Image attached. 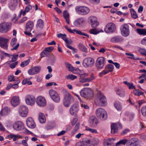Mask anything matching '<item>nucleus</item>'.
<instances>
[{
    "label": "nucleus",
    "mask_w": 146,
    "mask_h": 146,
    "mask_svg": "<svg viewBox=\"0 0 146 146\" xmlns=\"http://www.w3.org/2000/svg\"><path fill=\"white\" fill-rule=\"evenodd\" d=\"M116 93L118 95L121 97H123L125 96V91L123 89H117L116 91Z\"/></svg>",
    "instance_id": "4c0bfd02"
},
{
    "label": "nucleus",
    "mask_w": 146,
    "mask_h": 146,
    "mask_svg": "<svg viewBox=\"0 0 146 146\" xmlns=\"http://www.w3.org/2000/svg\"><path fill=\"white\" fill-rule=\"evenodd\" d=\"M10 109L8 107H5L2 109L0 113V116L1 115H7L10 112Z\"/></svg>",
    "instance_id": "7c9ffc66"
},
{
    "label": "nucleus",
    "mask_w": 146,
    "mask_h": 146,
    "mask_svg": "<svg viewBox=\"0 0 146 146\" xmlns=\"http://www.w3.org/2000/svg\"><path fill=\"white\" fill-rule=\"evenodd\" d=\"M83 146H91V144L90 143V140L87 139L86 140L83 141Z\"/></svg>",
    "instance_id": "de8ad7c7"
},
{
    "label": "nucleus",
    "mask_w": 146,
    "mask_h": 146,
    "mask_svg": "<svg viewBox=\"0 0 146 146\" xmlns=\"http://www.w3.org/2000/svg\"><path fill=\"white\" fill-rule=\"evenodd\" d=\"M96 104L99 106H104L107 105V99L101 92H99L97 95V97L95 100Z\"/></svg>",
    "instance_id": "f257e3e1"
},
{
    "label": "nucleus",
    "mask_w": 146,
    "mask_h": 146,
    "mask_svg": "<svg viewBox=\"0 0 146 146\" xmlns=\"http://www.w3.org/2000/svg\"><path fill=\"white\" fill-rule=\"evenodd\" d=\"M38 119L39 121L41 123H44L46 122V119L44 114L42 113L39 114Z\"/></svg>",
    "instance_id": "f704fd0d"
},
{
    "label": "nucleus",
    "mask_w": 146,
    "mask_h": 146,
    "mask_svg": "<svg viewBox=\"0 0 146 146\" xmlns=\"http://www.w3.org/2000/svg\"><path fill=\"white\" fill-rule=\"evenodd\" d=\"M96 113L97 117L101 120H105L107 117L106 112L103 108H98L96 111Z\"/></svg>",
    "instance_id": "20e7f679"
},
{
    "label": "nucleus",
    "mask_w": 146,
    "mask_h": 146,
    "mask_svg": "<svg viewBox=\"0 0 146 146\" xmlns=\"http://www.w3.org/2000/svg\"><path fill=\"white\" fill-rule=\"evenodd\" d=\"M33 27V23L31 21H29L26 24V29L27 31L30 32Z\"/></svg>",
    "instance_id": "2f4dec72"
},
{
    "label": "nucleus",
    "mask_w": 146,
    "mask_h": 146,
    "mask_svg": "<svg viewBox=\"0 0 146 146\" xmlns=\"http://www.w3.org/2000/svg\"><path fill=\"white\" fill-rule=\"evenodd\" d=\"M104 146H115V145L110 141H108L104 143Z\"/></svg>",
    "instance_id": "13d9d810"
},
{
    "label": "nucleus",
    "mask_w": 146,
    "mask_h": 146,
    "mask_svg": "<svg viewBox=\"0 0 146 146\" xmlns=\"http://www.w3.org/2000/svg\"><path fill=\"white\" fill-rule=\"evenodd\" d=\"M128 140L126 139L121 140L116 143V146H120V145H125L126 143H127Z\"/></svg>",
    "instance_id": "ea45409f"
},
{
    "label": "nucleus",
    "mask_w": 146,
    "mask_h": 146,
    "mask_svg": "<svg viewBox=\"0 0 146 146\" xmlns=\"http://www.w3.org/2000/svg\"><path fill=\"white\" fill-rule=\"evenodd\" d=\"M90 34L94 35H96L99 32L96 29H91L89 31Z\"/></svg>",
    "instance_id": "4d7b16f0"
},
{
    "label": "nucleus",
    "mask_w": 146,
    "mask_h": 146,
    "mask_svg": "<svg viewBox=\"0 0 146 146\" xmlns=\"http://www.w3.org/2000/svg\"><path fill=\"white\" fill-rule=\"evenodd\" d=\"M125 54L127 56H129L128 57V58H129L135 60H140V58L139 57H134V55L133 54H130L126 52L125 53Z\"/></svg>",
    "instance_id": "79ce46f5"
},
{
    "label": "nucleus",
    "mask_w": 146,
    "mask_h": 146,
    "mask_svg": "<svg viewBox=\"0 0 146 146\" xmlns=\"http://www.w3.org/2000/svg\"><path fill=\"white\" fill-rule=\"evenodd\" d=\"M18 54H17L16 55H14L13 54L12 55L13 56V57L11 58V61L12 62H13L15 61L17 59V58L18 56Z\"/></svg>",
    "instance_id": "e2e57ef3"
},
{
    "label": "nucleus",
    "mask_w": 146,
    "mask_h": 146,
    "mask_svg": "<svg viewBox=\"0 0 146 146\" xmlns=\"http://www.w3.org/2000/svg\"><path fill=\"white\" fill-rule=\"evenodd\" d=\"M8 80L10 82H13L15 81L14 77L13 75H10L8 77Z\"/></svg>",
    "instance_id": "69168bd1"
},
{
    "label": "nucleus",
    "mask_w": 146,
    "mask_h": 146,
    "mask_svg": "<svg viewBox=\"0 0 146 146\" xmlns=\"http://www.w3.org/2000/svg\"><path fill=\"white\" fill-rule=\"evenodd\" d=\"M30 80V79L29 78L25 79H24L22 81V84L24 85H25L27 84L28 85H31L32 84V83Z\"/></svg>",
    "instance_id": "8fccbe9b"
},
{
    "label": "nucleus",
    "mask_w": 146,
    "mask_h": 146,
    "mask_svg": "<svg viewBox=\"0 0 146 146\" xmlns=\"http://www.w3.org/2000/svg\"><path fill=\"white\" fill-rule=\"evenodd\" d=\"M41 69L40 66H35L29 69L28 71V73L30 75H35L39 73Z\"/></svg>",
    "instance_id": "a211bd4d"
},
{
    "label": "nucleus",
    "mask_w": 146,
    "mask_h": 146,
    "mask_svg": "<svg viewBox=\"0 0 146 146\" xmlns=\"http://www.w3.org/2000/svg\"><path fill=\"white\" fill-rule=\"evenodd\" d=\"M99 143V141L97 138H94L90 140V143L91 144V145H97Z\"/></svg>",
    "instance_id": "a18cd8bd"
},
{
    "label": "nucleus",
    "mask_w": 146,
    "mask_h": 146,
    "mask_svg": "<svg viewBox=\"0 0 146 146\" xmlns=\"http://www.w3.org/2000/svg\"><path fill=\"white\" fill-rule=\"evenodd\" d=\"M130 11L131 17L134 19H136L138 17L137 14L136 13L135 11L133 9H130Z\"/></svg>",
    "instance_id": "a19ab883"
},
{
    "label": "nucleus",
    "mask_w": 146,
    "mask_h": 146,
    "mask_svg": "<svg viewBox=\"0 0 146 146\" xmlns=\"http://www.w3.org/2000/svg\"><path fill=\"white\" fill-rule=\"evenodd\" d=\"M28 110L25 106H21L19 108V113L22 117H25L27 115Z\"/></svg>",
    "instance_id": "f3484780"
},
{
    "label": "nucleus",
    "mask_w": 146,
    "mask_h": 146,
    "mask_svg": "<svg viewBox=\"0 0 146 146\" xmlns=\"http://www.w3.org/2000/svg\"><path fill=\"white\" fill-rule=\"evenodd\" d=\"M30 60L28 59L21 62L20 66L22 67H23L27 66L30 63Z\"/></svg>",
    "instance_id": "864d4df0"
},
{
    "label": "nucleus",
    "mask_w": 146,
    "mask_h": 146,
    "mask_svg": "<svg viewBox=\"0 0 146 146\" xmlns=\"http://www.w3.org/2000/svg\"><path fill=\"white\" fill-rule=\"evenodd\" d=\"M115 108L119 111H121L122 110V106L120 102L118 101H115L114 104Z\"/></svg>",
    "instance_id": "58836bf2"
},
{
    "label": "nucleus",
    "mask_w": 146,
    "mask_h": 146,
    "mask_svg": "<svg viewBox=\"0 0 146 146\" xmlns=\"http://www.w3.org/2000/svg\"><path fill=\"white\" fill-rule=\"evenodd\" d=\"M17 39L15 38H13L11 42V46L13 47L11 49V50H17L19 46V43H17L16 46H15L17 42Z\"/></svg>",
    "instance_id": "393cba45"
},
{
    "label": "nucleus",
    "mask_w": 146,
    "mask_h": 146,
    "mask_svg": "<svg viewBox=\"0 0 146 146\" xmlns=\"http://www.w3.org/2000/svg\"><path fill=\"white\" fill-rule=\"evenodd\" d=\"M9 39L3 37H0V46L5 50H7L8 45L7 43L9 42Z\"/></svg>",
    "instance_id": "2eb2a0df"
},
{
    "label": "nucleus",
    "mask_w": 146,
    "mask_h": 146,
    "mask_svg": "<svg viewBox=\"0 0 146 146\" xmlns=\"http://www.w3.org/2000/svg\"><path fill=\"white\" fill-rule=\"evenodd\" d=\"M50 55V53L47 52L45 49L41 53L40 56L41 58L45 56H49Z\"/></svg>",
    "instance_id": "c03bdc74"
},
{
    "label": "nucleus",
    "mask_w": 146,
    "mask_h": 146,
    "mask_svg": "<svg viewBox=\"0 0 146 146\" xmlns=\"http://www.w3.org/2000/svg\"><path fill=\"white\" fill-rule=\"evenodd\" d=\"M86 130L87 131H88L92 133H98V132L96 129L90 128L87 126L86 127Z\"/></svg>",
    "instance_id": "6e6d98bb"
},
{
    "label": "nucleus",
    "mask_w": 146,
    "mask_h": 146,
    "mask_svg": "<svg viewBox=\"0 0 146 146\" xmlns=\"http://www.w3.org/2000/svg\"><path fill=\"white\" fill-rule=\"evenodd\" d=\"M37 104L40 106H44L46 104V102L45 98L41 96L37 97L36 100Z\"/></svg>",
    "instance_id": "aec40b11"
},
{
    "label": "nucleus",
    "mask_w": 146,
    "mask_h": 146,
    "mask_svg": "<svg viewBox=\"0 0 146 146\" xmlns=\"http://www.w3.org/2000/svg\"><path fill=\"white\" fill-rule=\"evenodd\" d=\"M139 51L141 54L146 56V50L145 49L141 48L139 50Z\"/></svg>",
    "instance_id": "052dcab7"
},
{
    "label": "nucleus",
    "mask_w": 146,
    "mask_h": 146,
    "mask_svg": "<svg viewBox=\"0 0 146 146\" xmlns=\"http://www.w3.org/2000/svg\"><path fill=\"white\" fill-rule=\"evenodd\" d=\"M114 66L111 64H108L105 67V70L100 73V75H105L109 72H112L113 70Z\"/></svg>",
    "instance_id": "412c9836"
},
{
    "label": "nucleus",
    "mask_w": 146,
    "mask_h": 146,
    "mask_svg": "<svg viewBox=\"0 0 146 146\" xmlns=\"http://www.w3.org/2000/svg\"><path fill=\"white\" fill-rule=\"evenodd\" d=\"M74 99L68 92H66L64 94V98L63 100L64 106L66 107H69L70 104L73 103Z\"/></svg>",
    "instance_id": "f03ea898"
},
{
    "label": "nucleus",
    "mask_w": 146,
    "mask_h": 146,
    "mask_svg": "<svg viewBox=\"0 0 146 146\" xmlns=\"http://www.w3.org/2000/svg\"><path fill=\"white\" fill-rule=\"evenodd\" d=\"M65 64L66 67L68 68L69 70L71 71H73L74 68L71 64H69L67 62H65Z\"/></svg>",
    "instance_id": "49530a36"
},
{
    "label": "nucleus",
    "mask_w": 146,
    "mask_h": 146,
    "mask_svg": "<svg viewBox=\"0 0 146 146\" xmlns=\"http://www.w3.org/2000/svg\"><path fill=\"white\" fill-rule=\"evenodd\" d=\"M66 36V35L65 34L60 33L57 35L58 37L62 38L65 41L66 44H71L72 42L71 40L70 39V40H68Z\"/></svg>",
    "instance_id": "c85d7f7f"
},
{
    "label": "nucleus",
    "mask_w": 146,
    "mask_h": 146,
    "mask_svg": "<svg viewBox=\"0 0 146 146\" xmlns=\"http://www.w3.org/2000/svg\"><path fill=\"white\" fill-rule=\"evenodd\" d=\"M11 24L10 23L3 22L0 25V32L3 33L7 32L11 28Z\"/></svg>",
    "instance_id": "6e6552de"
},
{
    "label": "nucleus",
    "mask_w": 146,
    "mask_h": 146,
    "mask_svg": "<svg viewBox=\"0 0 146 146\" xmlns=\"http://www.w3.org/2000/svg\"><path fill=\"white\" fill-rule=\"evenodd\" d=\"M67 30L69 32L71 33H74V32H76V33L77 34H78V35L86 36H87L88 38L89 37V36L87 34L82 33L80 31L76 30L75 29H74L73 30H72L69 28L68 29H67Z\"/></svg>",
    "instance_id": "cd10ccee"
},
{
    "label": "nucleus",
    "mask_w": 146,
    "mask_h": 146,
    "mask_svg": "<svg viewBox=\"0 0 146 146\" xmlns=\"http://www.w3.org/2000/svg\"><path fill=\"white\" fill-rule=\"evenodd\" d=\"M63 15L66 23L68 25L70 24L69 16L67 11H64L63 13Z\"/></svg>",
    "instance_id": "72a5a7b5"
},
{
    "label": "nucleus",
    "mask_w": 146,
    "mask_h": 146,
    "mask_svg": "<svg viewBox=\"0 0 146 146\" xmlns=\"http://www.w3.org/2000/svg\"><path fill=\"white\" fill-rule=\"evenodd\" d=\"M89 121L91 126L95 127L97 125L98 121L97 118L94 116H92L90 117Z\"/></svg>",
    "instance_id": "4be33fe9"
},
{
    "label": "nucleus",
    "mask_w": 146,
    "mask_h": 146,
    "mask_svg": "<svg viewBox=\"0 0 146 146\" xmlns=\"http://www.w3.org/2000/svg\"><path fill=\"white\" fill-rule=\"evenodd\" d=\"M105 62V59L103 57L99 58L97 59L96 65L98 69H100L103 68Z\"/></svg>",
    "instance_id": "9d476101"
},
{
    "label": "nucleus",
    "mask_w": 146,
    "mask_h": 146,
    "mask_svg": "<svg viewBox=\"0 0 146 146\" xmlns=\"http://www.w3.org/2000/svg\"><path fill=\"white\" fill-rule=\"evenodd\" d=\"M35 96L31 95H27L26 96L25 98V101L26 104L31 106H33L35 104Z\"/></svg>",
    "instance_id": "1a4fd4ad"
},
{
    "label": "nucleus",
    "mask_w": 146,
    "mask_h": 146,
    "mask_svg": "<svg viewBox=\"0 0 146 146\" xmlns=\"http://www.w3.org/2000/svg\"><path fill=\"white\" fill-rule=\"evenodd\" d=\"M94 62L93 59L91 58H85L83 62V64L85 67H91L93 66Z\"/></svg>",
    "instance_id": "f8f14e48"
},
{
    "label": "nucleus",
    "mask_w": 146,
    "mask_h": 146,
    "mask_svg": "<svg viewBox=\"0 0 146 146\" xmlns=\"http://www.w3.org/2000/svg\"><path fill=\"white\" fill-rule=\"evenodd\" d=\"M141 112L142 114L144 116L146 117V106L142 108Z\"/></svg>",
    "instance_id": "bf43d9fd"
},
{
    "label": "nucleus",
    "mask_w": 146,
    "mask_h": 146,
    "mask_svg": "<svg viewBox=\"0 0 146 146\" xmlns=\"http://www.w3.org/2000/svg\"><path fill=\"white\" fill-rule=\"evenodd\" d=\"M78 110L77 105L74 104L71 107L69 111L71 114L74 115L76 114Z\"/></svg>",
    "instance_id": "a878e982"
},
{
    "label": "nucleus",
    "mask_w": 146,
    "mask_h": 146,
    "mask_svg": "<svg viewBox=\"0 0 146 146\" xmlns=\"http://www.w3.org/2000/svg\"><path fill=\"white\" fill-rule=\"evenodd\" d=\"M133 93L135 95L139 96L140 95H143V93L139 90H133Z\"/></svg>",
    "instance_id": "09e8293b"
},
{
    "label": "nucleus",
    "mask_w": 146,
    "mask_h": 146,
    "mask_svg": "<svg viewBox=\"0 0 146 146\" xmlns=\"http://www.w3.org/2000/svg\"><path fill=\"white\" fill-rule=\"evenodd\" d=\"M80 94L82 97L87 99H91L93 96V91L89 88L83 89L81 90Z\"/></svg>",
    "instance_id": "7ed1b4c3"
},
{
    "label": "nucleus",
    "mask_w": 146,
    "mask_h": 146,
    "mask_svg": "<svg viewBox=\"0 0 146 146\" xmlns=\"http://www.w3.org/2000/svg\"><path fill=\"white\" fill-rule=\"evenodd\" d=\"M89 22H90L92 28H96L99 24V23L97 20V19L94 16H91L88 18Z\"/></svg>",
    "instance_id": "4468645a"
},
{
    "label": "nucleus",
    "mask_w": 146,
    "mask_h": 146,
    "mask_svg": "<svg viewBox=\"0 0 146 146\" xmlns=\"http://www.w3.org/2000/svg\"><path fill=\"white\" fill-rule=\"evenodd\" d=\"M115 29V25L112 23H110L106 25L104 31L106 33H109L113 32Z\"/></svg>",
    "instance_id": "9b49d317"
},
{
    "label": "nucleus",
    "mask_w": 146,
    "mask_h": 146,
    "mask_svg": "<svg viewBox=\"0 0 146 146\" xmlns=\"http://www.w3.org/2000/svg\"><path fill=\"white\" fill-rule=\"evenodd\" d=\"M122 40V38L119 36H116L113 37L111 39V41L114 43L118 42Z\"/></svg>",
    "instance_id": "c9c22d12"
},
{
    "label": "nucleus",
    "mask_w": 146,
    "mask_h": 146,
    "mask_svg": "<svg viewBox=\"0 0 146 146\" xmlns=\"http://www.w3.org/2000/svg\"><path fill=\"white\" fill-rule=\"evenodd\" d=\"M43 21L41 19H39L37 22V26L40 28L42 29L44 25Z\"/></svg>",
    "instance_id": "37998d69"
},
{
    "label": "nucleus",
    "mask_w": 146,
    "mask_h": 146,
    "mask_svg": "<svg viewBox=\"0 0 146 146\" xmlns=\"http://www.w3.org/2000/svg\"><path fill=\"white\" fill-rule=\"evenodd\" d=\"M67 30L69 32L71 33H74V32H76V33L77 34H78V35L86 36H87L88 38L89 37V36L87 34L82 33L80 31L76 30L75 29H74L73 30H72L69 28L68 29H67Z\"/></svg>",
    "instance_id": "bb28decb"
},
{
    "label": "nucleus",
    "mask_w": 146,
    "mask_h": 146,
    "mask_svg": "<svg viewBox=\"0 0 146 146\" xmlns=\"http://www.w3.org/2000/svg\"><path fill=\"white\" fill-rule=\"evenodd\" d=\"M77 78V76L72 74H70L65 76V78L67 79L73 80Z\"/></svg>",
    "instance_id": "5fc2aeb1"
},
{
    "label": "nucleus",
    "mask_w": 146,
    "mask_h": 146,
    "mask_svg": "<svg viewBox=\"0 0 146 146\" xmlns=\"http://www.w3.org/2000/svg\"><path fill=\"white\" fill-rule=\"evenodd\" d=\"M84 20L82 18L76 20L75 22V24L76 26H78L82 24L84 22Z\"/></svg>",
    "instance_id": "3c124183"
},
{
    "label": "nucleus",
    "mask_w": 146,
    "mask_h": 146,
    "mask_svg": "<svg viewBox=\"0 0 146 146\" xmlns=\"http://www.w3.org/2000/svg\"><path fill=\"white\" fill-rule=\"evenodd\" d=\"M26 123L28 127L34 128L36 127V124L33 119L31 117H28L26 121Z\"/></svg>",
    "instance_id": "5701e85b"
},
{
    "label": "nucleus",
    "mask_w": 146,
    "mask_h": 146,
    "mask_svg": "<svg viewBox=\"0 0 146 146\" xmlns=\"http://www.w3.org/2000/svg\"><path fill=\"white\" fill-rule=\"evenodd\" d=\"M121 33L125 37L129 36L130 33L129 26L127 24L122 25L120 28Z\"/></svg>",
    "instance_id": "423d86ee"
},
{
    "label": "nucleus",
    "mask_w": 146,
    "mask_h": 146,
    "mask_svg": "<svg viewBox=\"0 0 146 146\" xmlns=\"http://www.w3.org/2000/svg\"><path fill=\"white\" fill-rule=\"evenodd\" d=\"M139 141L137 139L133 138L128 140L126 146H139Z\"/></svg>",
    "instance_id": "6ab92c4d"
},
{
    "label": "nucleus",
    "mask_w": 146,
    "mask_h": 146,
    "mask_svg": "<svg viewBox=\"0 0 146 146\" xmlns=\"http://www.w3.org/2000/svg\"><path fill=\"white\" fill-rule=\"evenodd\" d=\"M13 127L14 129L16 130H21L24 128V124L21 121H17L13 124Z\"/></svg>",
    "instance_id": "dca6fc26"
},
{
    "label": "nucleus",
    "mask_w": 146,
    "mask_h": 146,
    "mask_svg": "<svg viewBox=\"0 0 146 146\" xmlns=\"http://www.w3.org/2000/svg\"><path fill=\"white\" fill-rule=\"evenodd\" d=\"M54 47L53 46H50L48 47H47L44 48V49L48 52L50 53V52H52L54 49Z\"/></svg>",
    "instance_id": "680f3d73"
},
{
    "label": "nucleus",
    "mask_w": 146,
    "mask_h": 146,
    "mask_svg": "<svg viewBox=\"0 0 146 146\" xmlns=\"http://www.w3.org/2000/svg\"><path fill=\"white\" fill-rule=\"evenodd\" d=\"M78 47L79 49L82 52L86 53H87L88 52V50L87 48L82 43H79L78 45Z\"/></svg>",
    "instance_id": "473e14b6"
},
{
    "label": "nucleus",
    "mask_w": 146,
    "mask_h": 146,
    "mask_svg": "<svg viewBox=\"0 0 146 146\" xmlns=\"http://www.w3.org/2000/svg\"><path fill=\"white\" fill-rule=\"evenodd\" d=\"M20 82L19 80H17L16 81V83L15 84L12 85V87L14 89H17L18 87V84Z\"/></svg>",
    "instance_id": "0e129e2a"
},
{
    "label": "nucleus",
    "mask_w": 146,
    "mask_h": 146,
    "mask_svg": "<svg viewBox=\"0 0 146 146\" xmlns=\"http://www.w3.org/2000/svg\"><path fill=\"white\" fill-rule=\"evenodd\" d=\"M49 95L52 100L54 102H59L60 101V97L58 94L55 90L51 89L49 91Z\"/></svg>",
    "instance_id": "39448f33"
},
{
    "label": "nucleus",
    "mask_w": 146,
    "mask_h": 146,
    "mask_svg": "<svg viewBox=\"0 0 146 146\" xmlns=\"http://www.w3.org/2000/svg\"><path fill=\"white\" fill-rule=\"evenodd\" d=\"M12 105L13 106H16L20 103L19 98L18 96H14L13 97L11 101Z\"/></svg>",
    "instance_id": "b1692460"
},
{
    "label": "nucleus",
    "mask_w": 146,
    "mask_h": 146,
    "mask_svg": "<svg viewBox=\"0 0 146 146\" xmlns=\"http://www.w3.org/2000/svg\"><path fill=\"white\" fill-rule=\"evenodd\" d=\"M17 0H11L9 4V7L11 10H14L17 5Z\"/></svg>",
    "instance_id": "c756f323"
},
{
    "label": "nucleus",
    "mask_w": 146,
    "mask_h": 146,
    "mask_svg": "<svg viewBox=\"0 0 146 146\" xmlns=\"http://www.w3.org/2000/svg\"><path fill=\"white\" fill-rule=\"evenodd\" d=\"M76 9L78 13L82 15H86L90 12V9L84 6L77 7Z\"/></svg>",
    "instance_id": "0eeeda50"
},
{
    "label": "nucleus",
    "mask_w": 146,
    "mask_h": 146,
    "mask_svg": "<svg viewBox=\"0 0 146 146\" xmlns=\"http://www.w3.org/2000/svg\"><path fill=\"white\" fill-rule=\"evenodd\" d=\"M137 33L141 35H146V29H136Z\"/></svg>",
    "instance_id": "e433bc0d"
},
{
    "label": "nucleus",
    "mask_w": 146,
    "mask_h": 146,
    "mask_svg": "<svg viewBox=\"0 0 146 146\" xmlns=\"http://www.w3.org/2000/svg\"><path fill=\"white\" fill-rule=\"evenodd\" d=\"M80 127V124L77 123L76 125L73 130L72 131L71 133L73 134H74L75 132L78 130Z\"/></svg>",
    "instance_id": "603ef678"
},
{
    "label": "nucleus",
    "mask_w": 146,
    "mask_h": 146,
    "mask_svg": "<svg viewBox=\"0 0 146 146\" xmlns=\"http://www.w3.org/2000/svg\"><path fill=\"white\" fill-rule=\"evenodd\" d=\"M111 133L112 134H114L117 133L119 128H121L122 125L119 123H113L111 125Z\"/></svg>",
    "instance_id": "ddd939ff"
},
{
    "label": "nucleus",
    "mask_w": 146,
    "mask_h": 146,
    "mask_svg": "<svg viewBox=\"0 0 146 146\" xmlns=\"http://www.w3.org/2000/svg\"><path fill=\"white\" fill-rule=\"evenodd\" d=\"M141 43L143 45H146V37L144 38L141 41Z\"/></svg>",
    "instance_id": "774afa93"
},
{
    "label": "nucleus",
    "mask_w": 146,
    "mask_h": 146,
    "mask_svg": "<svg viewBox=\"0 0 146 146\" xmlns=\"http://www.w3.org/2000/svg\"><path fill=\"white\" fill-rule=\"evenodd\" d=\"M18 63V62L16 61L14 63L11 64L10 65V68L12 69L14 68L15 67L16 65Z\"/></svg>",
    "instance_id": "338daca9"
}]
</instances>
